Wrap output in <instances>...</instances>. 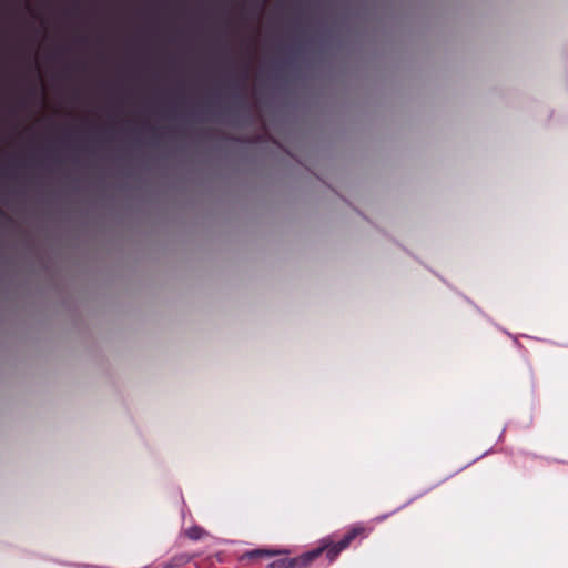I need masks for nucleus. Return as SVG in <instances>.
I'll return each mask as SVG.
<instances>
[{"instance_id": "obj_2", "label": "nucleus", "mask_w": 568, "mask_h": 568, "mask_svg": "<svg viewBox=\"0 0 568 568\" xmlns=\"http://www.w3.org/2000/svg\"><path fill=\"white\" fill-rule=\"evenodd\" d=\"M326 546L320 545L315 549L306 551L298 557L288 558L291 568H307L315 561L322 554L325 552Z\"/></svg>"}, {"instance_id": "obj_4", "label": "nucleus", "mask_w": 568, "mask_h": 568, "mask_svg": "<svg viewBox=\"0 0 568 568\" xmlns=\"http://www.w3.org/2000/svg\"><path fill=\"white\" fill-rule=\"evenodd\" d=\"M276 554H277V551H273V550L255 549V550H251V551L244 554L241 557V560H245V559H261V558H265V557H273Z\"/></svg>"}, {"instance_id": "obj_7", "label": "nucleus", "mask_w": 568, "mask_h": 568, "mask_svg": "<svg viewBox=\"0 0 568 568\" xmlns=\"http://www.w3.org/2000/svg\"><path fill=\"white\" fill-rule=\"evenodd\" d=\"M233 87H234V89H237V88L242 89V88H244V82L242 84H234Z\"/></svg>"}, {"instance_id": "obj_5", "label": "nucleus", "mask_w": 568, "mask_h": 568, "mask_svg": "<svg viewBox=\"0 0 568 568\" xmlns=\"http://www.w3.org/2000/svg\"><path fill=\"white\" fill-rule=\"evenodd\" d=\"M206 535L207 532L202 527L199 526H192L185 530V536L191 540H200Z\"/></svg>"}, {"instance_id": "obj_1", "label": "nucleus", "mask_w": 568, "mask_h": 568, "mask_svg": "<svg viewBox=\"0 0 568 568\" xmlns=\"http://www.w3.org/2000/svg\"><path fill=\"white\" fill-rule=\"evenodd\" d=\"M372 528L363 524H356L349 527L338 541H332L325 538L321 541L322 546H326L325 554L329 562L334 561L338 555L347 549L355 540H363L368 537Z\"/></svg>"}, {"instance_id": "obj_6", "label": "nucleus", "mask_w": 568, "mask_h": 568, "mask_svg": "<svg viewBox=\"0 0 568 568\" xmlns=\"http://www.w3.org/2000/svg\"><path fill=\"white\" fill-rule=\"evenodd\" d=\"M266 568H291V564L288 558H281L267 565Z\"/></svg>"}, {"instance_id": "obj_3", "label": "nucleus", "mask_w": 568, "mask_h": 568, "mask_svg": "<svg viewBox=\"0 0 568 568\" xmlns=\"http://www.w3.org/2000/svg\"><path fill=\"white\" fill-rule=\"evenodd\" d=\"M194 558L193 555L181 552L172 556L166 562L162 565V568H178L186 565Z\"/></svg>"}]
</instances>
